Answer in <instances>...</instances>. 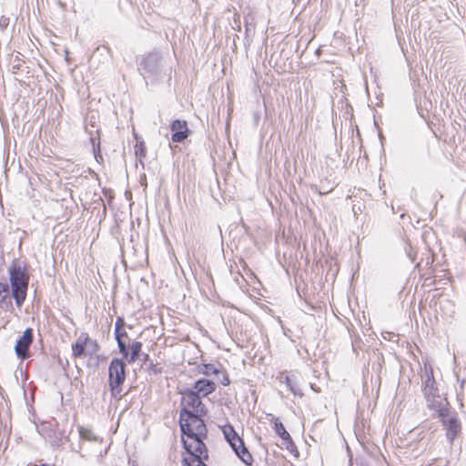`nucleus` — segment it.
Instances as JSON below:
<instances>
[{"instance_id": "1", "label": "nucleus", "mask_w": 466, "mask_h": 466, "mask_svg": "<svg viewBox=\"0 0 466 466\" xmlns=\"http://www.w3.org/2000/svg\"><path fill=\"white\" fill-rule=\"evenodd\" d=\"M205 415L180 413L179 423L182 431V442L184 448H193L195 451L203 449L204 440L207 438L208 430L204 423Z\"/></svg>"}, {"instance_id": "2", "label": "nucleus", "mask_w": 466, "mask_h": 466, "mask_svg": "<svg viewBox=\"0 0 466 466\" xmlns=\"http://www.w3.org/2000/svg\"><path fill=\"white\" fill-rule=\"evenodd\" d=\"M423 393L430 410L434 411H445V405L448 402L439 394L431 367L428 368L425 366Z\"/></svg>"}, {"instance_id": "3", "label": "nucleus", "mask_w": 466, "mask_h": 466, "mask_svg": "<svg viewBox=\"0 0 466 466\" xmlns=\"http://www.w3.org/2000/svg\"><path fill=\"white\" fill-rule=\"evenodd\" d=\"M125 369V363L119 359H113L108 367L110 392L116 399H120L122 397L123 385L126 380Z\"/></svg>"}, {"instance_id": "4", "label": "nucleus", "mask_w": 466, "mask_h": 466, "mask_svg": "<svg viewBox=\"0 0 466 466\" xmlns=\"http://www.w3.org/2000/svg\"><path fill=\"white\" fill-rule=\"evenodd\" d=\"M30 274L28 268L20 263H15L10 268V281L13 291H26Z\"/></svg>"}, {"instance_id": "5", "label": "nucleus", "mask_w": 466, "mask_h": 466, "mask_svg": "<svg viewBox=\"0 0 466 466\" xmlns=\"http://www.w3.org/2000/svg\"><path fill=\"white\" fill-rule=\"evenodd\" d=\"M441 418L442 425L446 430V437L452 444L454 439L461 431V422L458 417L451 413L449 409V403L445 405V411H436Z\"/></svg>"}, {"instance_id": "6", "label": "nucleus", "mask_w": 466, "mask_h": 466, "mask_svg": "<svg viewBox=\"0 0 466 466\" xmlns=\"http://www.w3.org/2000/svg\"><path fill=\"white\" fill-rule=\"evenodd\" d=\"M183 408L180 413L187 412L190 414L206 415L207 410L203 402L201 401V396L196 394L192 390H188L183 394L182 397Z\"/></svg>"}, {"instance_id": "7", "label": "nucleus", "mask_w": 466, "mask_h": 466, "mask_svg": "<svg viewBox=\"0 0 466 466\" xmlns=\"http://www.w3.org/2000/svg\"><path fill=\"white\" fill-rule=\"evenodd\" d=\"M187 452L188 453L187 457H185L183 460L184 466H207L204 462L205 460L208 459V450L206 445H204L203 449L196 450L185 448Z\"/></svg>"}, {"instance_id": "8", "label": "nucleus", "mask_w": 466, "mask_h": 466, "mask_svg": "<svg viewBox=\"0 0 466 466\" xmlns=\"http://www.w3.org/2000/svg\"><path fill=\"white\" fill-rule=\"evenodd\" d=\"M33 342V330L31 328H27L23 336L16 341L15 350L18 358L21 360H26L29 358L28 350Z\"/></svg>"}, {"instance_id": "9", "label": "nucleus", "mask_w": 466, "mask_h": 466, "mask_svg": "<svg viewBox=\"0 0 466 466\" xmlns=\"http://www.w3.org/2000/svg\"><path fill=\"white\" fill-rule=\"evenodd\" d=\"M170 129L173 132L171 139L175 143L182 142L189 136V129L186 120H173L170 124Z\"/></svg>"}, {"instance_id": "10", "label": "nucleus", "mask_w": 466, "mask_h": 466, "mask_svg": "<svg viewBox=\"0 0 466 466\" xmlns=\"http://www.w3.org/2000/svg\"><path fill=\"white\" fill-rule=\"evenodd\" d=\"M228 443L230 444L232 450L235 451V453L238 455V457L246 465H251V463L253 461L252 455L249 453V451L245 447L244 442L241 438H240V444L234 441H230Z\"/></svg>"}, {"instance_id": "11", "label": "nucleus", "mask_w": 466, "mask_h": 466, "mask_svg": "<svg viewBox=\"0 0 466 466\" xmlns=\"http://www.w3.org/2000/svg\"><path fill=\"white\" fill-rule=\"evenodd\" d=\"M216 389V384L206 379L198 380L195 382L194 389L192 390L193 392L196 394L206 397L208 394L212 393Z\"/></svg>"}, {"instance_id": "12", "label": "nucleus", "mask_w": 466, "mask_h": 466, "mask_svg": "<svg viewBox=\"0 0 466 466\" xmlns=\"http://www.w3.org/2000/svg\"><path fill=\"white\" fill-rule=\"evenodd\" d=\"M86 333H81L76 342L72 344V356L74 358H81L86 354Z\"/></svg>"}, {"instance_id": "13", "label": "nucleus", "mask_w": 466, "mask_h": 466, "mask_svg": "<svg viewBox=\"0 0 466 466\" xmlns=\"http://www.w3.org/2000/svg\"><path fill=\"white\" fill-rule=\"evenodd\" d=\"M284 382L294 396L302 397L303 393L300 385L294 375H285Z\"/></svg>"}, {"instance_id": "14", "label": "nucleus", "mask_w": 466, "mask_h": 466, "mask_svg": "<svg viewBox=\"0 0 466 466\" xmlns=\"http://www.w3.org/2000/svg\"><path fill=\"white\" fill-rule=\"evenodd\" d=\"M124 326V319L122 318H117L116 324H115V336L116 339L117 341L118 349L121 354H123L125 357L127 356V347L126 343L124 342L123 339L118 338V329L119 327Z\"/></svg>"}, {"instance_id": "15", "label": "nucleus", "mask_w": 466, "mask_h": 466, "mask_svg": "<svg viewBox=\"0 0 466 466\" xmlns=\"http://www.w3.org/2000/svg\"><path fill=\"white\" fill-rule=\"evenodd\" d=\"M78 431L81 440L88 441H98L102 442V439L96 436L90 429L85 428L83 426L78 427Z\"/></svg>"}, {"instance_id": "16", "label": "nucleus", "mask_w": 466, "mask_h": 466, "mask_svg": "<svg viewBox=\"0 0 466 466\" xmlns=\"http://www.w3.org/2000/svg\"><path fill=\"white\" fill-rule=\"evenodd\" d=\"M274 430L275 432L283 440V441H291V437L289 433L286 431L283 423L279 420L275 419L274 421Z\"/></svg>"}, {"instance_id": "17", "label": "nucleus", "mask_w": 466, "mask_h": 466, "mask_svg": "<svg viewBox=\"0 0 466 466\" xmlns=\"http://www.w3.org/2000/svg\"><path fill=\"white\" fill-rule=\"evenodd\" d=\"M86 354L89 356H93L99 350V345L96 340L92 339L87 333H86Z\"/></svg>"}, {"instance_id": "18", "label": "nucleus", "mask_w": 466, "mask_h": 466, "mask_svg": "<svg viewBox=\"0 0 466 466\" xmlns=\"http://www.w3.org/2000/svg\"><path fill=\"white\" fill-rule=\"evenodd\" d=\"M223 433L228 442L234 441L240 444V437L237 434L231 426H226L223 430Z\"/></svg>"}, {"instance_id": "19", "label": "nucleus", "mask_w": 466, "mask_h": 466, "mask_svg": "<svg viewBox=\"0 0 466 466\" xmlns=\"http://www.w3.org/2000/svg\"><path fill=\"white\" fill-rule=\"evenodd\" d=\"M137 143L135 145V154L139 158H143L147 155V147L143 140L138 139V137L136 136Z\"/></svg>"}, {"instance_id": "20", "label": "nucleus", "mask_w": 466, "mask_h": 466, "mask_svg": "<svg viewBox=\"0 0 466 466\" xmlns=\"http://www.w3.org/2000/svg\"><path fill=\"white\" fill-rule=\"evenodd\" d=\"M141 349H142V343L140 341H134L131 346H130V350H131V353H130V359H129V362H134L137 360L138 358V355L141 351Z\"/></svg>"}, {"instance_id": "21", "label": "nucleus", "mask_w": 466, "mask_h": 466, "mask_svg": "<svg viewBox=\"0 0 466 466\" xmlns=\"http://www.w3.org/2000/svg\"><path fill=\"white\" fill-rule=\"evenodd\" d=\"M0 308L5 310L12 308V296L10 293H0Z\"/></svg>"}, {"instance_id": "22", "label": "nucleus", "mask_w": 466, "mask_h": 466, "mask_svg": "<svg viewBox=\"0 0 466 466\" xmlns=\"http://www.w3.org/2000/svg\"><path fill=\"white\" fill-rule=\"evenodd\" d=\"M10 294L12 296V299H15L18 307H20L24 303L25 297H26V293H10Z\"/></svg>"}, {"instance_id": "23", "label": "nucleus", "mask_w": 466, "mask_h": 466, "mask_svg": "<svg viewBox=\"0 0 466 466\" xmlns=\"http://www.w3.org/2000/svg\"><path fill=\"white\" fill-rule=\"evenodd\" d=\"M298 294H299V298H300V299H303L305 300V302H306L307 304H309V308H310L311 309H316V308H319V306H318V305H314V304H312V302H311V301H309V295H310V293L303 292V296L301 295V293H298Z\"/></svg>"}, {"instance_id": "24", "label": "nucleus", "mask_w": 466, "mask_h": 466, "mask_svg": "<svg viewBox=\"0 0 466 466\" xmlns=\"http://www.w3.org/2000/svg\"><path fill=\"white\" fill-rule=\"evenodd\" d=\"M217 372H218V370L213 365L209 364V365L205 366V373L206 374L210 375V374H214Z\"/></svg>"}, {"instance_id": "25", "label": "nucleus", "mask_w": 466, "mask_h": 466, "mask_svg": "<svg viewBox=\"0 0 466 466\" xmlns=\"http://www.w3.org/2000/svg\"><path fill=\"white\" fill-rule=\"evenodd\" d=\"M122 328L123 327H119L118 329V338H123L124 336L127 337V332L126 331H122Z\"/></svg>"}, {"instance_id": "26", "label": "nucleus", "mask_w": 466, "mask_h": 466, "mask_svg": "<svg viewBox=\"0 0 466 466\" xmlns=\"http://www.w3.org/2000/svg\"><path fill=\"white\" fill-rule=\"evenodd\" d=\"M7 21H8V19L3 16V17L0 19V25H5L7 24Z\"/></svg>"}, {"instance_id": "27", "label": "nucleus", "mask_w": 466, "mask_h": 466, "mask_svg": "<svg viewBox=\"0 0 466 466\" xmlns=\"http://www.w3.org/2000/svg\"><path fill=\"white\" fill-rule=\"evenodd\" d=\"M222 384L225 385V386L228 385L229 384L228 378H225V380L222 381Z\"/></svg>"}]
</instances>
